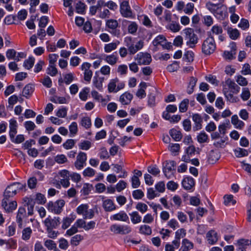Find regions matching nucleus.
Here are the masks:
<instances>
[{
  "label": "nucleus",
  "mask_w": 251,
  "mask_h": 251,
  "mask_svg": "<svg viewBox=\"0 0 251 251\" xmlns=\"http://www.w3.org/2000/svg\"><path fill=\"white\" fill-rule=\"evenodd\" d=\"M183 33L186 44L189 48H195L199 41L198 35L195 33L194 30L190 27L186 28L183 30Z\"/></svg>",
  "instance_id": "obj_1"
},
{
  "label": "nucleus",
  "mask_w": 251,
  "mask_h": 251,
  "mask_svg": "<svg viewBox=\"0 0 251 251\" xmlns=\"http://www.w3.org/2000/svg\"><path fill=\"white\" fill-rule=\"evenodd\" d=\"M206 7L218 19H222L225 16L226 8L220 4H214L211 2L206 3Z\"/></svg>",
  "instance_id": "obj_2"
},
{
  "label": "nucleus",
  "mask_w": 251,
  "mask_h": 251,
  "mask_svg": "<svg viewBox=\"0 0 251 251\" xmlns=\"http://www.w3.org/2000/svg\"><path fill=\"white\" fill-rule=\"evenodd\" d=\"M215 40L212 37H209L204 40L202 46V52L209 55L213 53L216 49Z\"/></svg>",
  "instance_id": "obj_3"
},
{
  "label": "nucleus",
  "mask_w": 251,
  "mask_h": 251,
  "mask_svg": "<svg viewBox=\"0 0 251 251\" xmlns=\"http://www.w3.org/2000/svg\"><path fill=\"white\" fill-rule=\"evenodd\" d=\"M129 0H120V12L125 18H133L134 15L129 3Z\"/></svg>",
  "instance_id": "obj_4"
},
{
  "label": "nucleus",
  "mask_w": 251,
  "mask_h": 251,
  "mask_svg": "<svg viewBox=\"0 0 251 251\" xmlns=\"http://www.w3.org/2000/svg\"><path fill=\"white\" fill-rule=\"evenodd\" d=\"M110 230L115 234H127L132 231L131 227L127 225L113 224L110 227Z\"/></svg>",
  "instance_id": "obj_5"
},
{
  "label": "nucleus",
  "mask_w": 251,
  "mask_h": 251,
  "mask_svg": "<svg viewBox=\"0 0 251 251\" xmlns=\"http://www.w3.org/2000/svg\"><path fill=\"white\" fill-rule=\"evenodd\" d=\"M65 205V201L60 200L55 202L50 201L47 204L48 210L55 214H59L62 211V208Z\"/></svg>",
  "instance_id": "obj_6"
},
{
  "label": "nucleus",
  "mask_w": 251,
  "mask_h": 251,
  "mask_svg": "<svg viewBox=\"0 0 251 251\" xmlns=\"http://www.w3.org/2000/svg\"><path fill=\"white\" fill-rule=\"evenodd\" d=\"M76 212L79 215H82L84 219H92L94 216V210L89 209L87 204H82L76 208Z\"/></svg>",
  "instance_id": "obj_7"
},
{
  "label": "nucleus",
  "mask_w": 251,
  "mask_h": 251,
  "mask_svg": "<svg viewBox=\"0 0 251 251\" xmlns=\"http://www.w3.org/2000/svg\"><path fill=\"white\" fill-rule=\"evenodd\" d=\"M24 187V185L19 183H14L8 186L4 191L3 199L8 200L10 197H13L16 195L17 190L22 189Z\"/></svg>",
  "instance_id": "obj_8"
},
{
  "label": "nucleus",
  "mask_w": 251,
  "mask_h": 251,
  "mask_svg": "<svg viewBox=\"0 0 251 251\" xmlns=\"http://www.w3.org/2000/svg\"><path fill=\"white\" fill-rule=\"evenodd\" d=\"M125 86L124 82L120 81L119 79L116 77L110 80L108 84V91L109 93H117L123 89Z\"/></svg>",
  "instance_id": "obj_9"
},
{
  "label": "nucleus",
  "mask_w": 251,
  "mask_h": 251,
  "mask_svg": "<svg viewBox=\"0 0 251 251\" xmlns=\"http://www.w3.org/2000/svg\"><path fill=\"white\" fill-rule=\"evenodd\" d=\"M176 162L174 161H166L164 166L163 172L165 176L168 179H171L174 176L175 172V166Z\"/></svg>",
  "instance_id": "obj_10"
},
{
  "label": "nucleus",
  "mask_w": 251,
  "mask_h": 251,
  "mask_svg": "<svg viewBox=\"0 0 251 251\" xmlns=\"http://www.w3.org/2000/svg\"><path fill=\"white\" fill-rule=\"evenodd\" d=\"M135 60L140 65H149L151 62V57L150 53L140 52L135 57Z\"/></svg>",
  "instance_id": "obj_11"
},
{
  "label": "nucleus",
  "mask_w": 251,
  "mask_h": 251,
  "mask_svg": "<svg viewBox=\"0 0 251 251\" xmlns=\"http://www.w3.org/2000/svg\"><path fill=\"white\" fill-rule=\"evenodd\" d=\"M87 154L84 152H80L76 156V160L74 165L76 169L81 170L86 165Z\"/></svg>",
  "instance_id": "obj_12"
},
{
  "label": "nucleus",
  "mask_w": 251,
  "mask_h": 251,
  "mask_svg": "<svg viewBox=\"0 0 251 251\" xmlns=\"http://www.w3.org/2000/svg\"><path fill=\"white\" fill-rule=\"evenodd\" d=\"M153 45L157 47L159 45L162 47L163 49H168L170 48V44L167 42L165 37L163 35H159L152 41Z\"/></svg>",
  "instance_id": "obj_13"
},
{
  "label": "nucleus",
  "mask_w": 251,
  "mask_h": 251,
  "mask_svg": "<svg viewBox=\"0 0 251 251\" xmlns=\"http://www.w3.org/2000/svg\"><path fill=\"white\" fill-rule=\"evenodd\" d=\"M60 223V218L56 217L52 218L49 216L44 221V224L47 229L56 228Z\"/></svg>",
  "instance_id": "obj_14"
},
{
  "label": "nucleus",
  "mask_w": 251,
  "mask_h": 251,
  "mask_svg": "<svg viewBox=\"0 0 251 251\" xmlns=\"http://www.w3.org/2000/svg\"><path fill=\"white\" fill-rule=\"evenodd\" d=\"M224 87L227 88V90L232 93L237 94L239 92L240 88V87L232 80L230 78L226 79L225 83L223 84V88Z\"/></svg>",
  "instance_id": "obj_15"
},
{
  "label": "nucleus",
  "mask_w": 251,
  "mask_h": 251,
  "mask_svg": "<svg viewBox=\"0 0 251 251\" xmlns=\"http://www.w3.org/2000/svg\"><path fill=\"white\" fill-rule=\"evenodd\" d=\"M91 67V64L88 62H84L81 66V69L84 71V79L88 82L91 81L93 75V72L90 69Z\"/></svg>",
  "instance_id": "obj_16"
},
{
  "label": "nucleus",
  "mask_w": 251,
  "mask_h": 251,
  "mask_svg": "<svg viewBox=\"0 0 251 251\" xmlns=\"http://www.w3.org/2000/svg\"><path fill=\"white\" fill-rule=\"evenodd\" d=\"M110 219L112 221H118L124 222H129V217L124 211H120L119 212L111 215Z\"/></svg>",
  "instance_id": "obj_17"
},
{
  "label": "nucleus",
  "mask_w": 251,
  "mask_h": 251,
  "mask_svg": "<svg viewBox=\"0 0 251 251\" xmlns=\"http://www.w3.org/2000/svg\"><path fill=\"white\" fill-rule=\"evenodd\" d=\"M102 206L106 212H111L117 208L113 201L109 199L103 200Z\"/></svg>",
  "instance_id": "obj_18"
},
{
  "label": "nucleus",
  "mask_w": 251,
  "mask_h": 251,
  "mask_svg": "<svg viewBox=\"0 0 251 251\" xmlns=\"http://www.w3.org/2000/svg\"><path fill=\"white\" fill-rule=\"evenodd\" d=\"M26 217V213L25 208L20 207L16 216V222L19 228H22L23 227V220Z\"/></svg>",
  "instance_id": "obj_19"
},
{
  "label": "nucleus",
  "mask_w": 251,
  "mask_h": 251,
  "mask_svg": "<svg viewBox=\"0 0 251 251\" xmlns=\"http://www.w3.org/2000/svg\"><path fill=\"white\" fill-rule=\"evenodd\" d=\"M206 239L208 244H215L218 240L217 233L214 230L209 231L206 234Z\"/></svg>",
  "instance_id": "obj_20"
},
{
  "label": "nucleus",
  "mask_w": 251,
  "mask_h": 251,
  "mask_svg": "<svg viewBox=\"0 0 251 251\" xmlns=\"http://www.w3.org/2000/svg\"><path fill=\"white\" fill-rule=\"evenodd\" d=\"M2 206L6 211L10 212L16 209L17 204L16 201H12L10 202L9 201V199H3L2 201Z\"/></svg>",
  "instance_id": "obj_21"
},
{
  "label": "nucleus",
  "mask_w": 251,
  "mask_h": 251,
  "mask_svg": "<svg viewBox=\"0 0 251 251\" xmlns=\"http://www.w3.org/2000/svg\"><path fill=\"white\" fill-rule=\"evenodd\" d=\"M193 121L195 123V126L193 127L194 131L200 130L202 128V119L199 114H195L192 116Z\"/></svg>",
  "instance_id": "obj_22"
},
{
  "label": "nucleus",
  "mask_w": 251,
  "mask_h": 251,
  "mask_svg": "<svg viewBox=\"0 0 251 251\" xmlns=\"http://www.w3.org/2000/svg\"><path fill=\"white\" fill-rule=\"evenodd\" d=\"M25 205L27 206L28 215L31 216L33 214V209L35 205L34 200L30 197H25L24 199Z\"/></svg>",
  "instance_id": "obj_23"
},
{
  "label": "nucleus",
  "mask_w": 251,
  "mask_h": 251,
  "mask_svg": "<svg viewBox=\"0 0 251 251\" xmlns=\"http://www.w3.org/2000/svg\"><path fill=\"white\" fill-rule=\"evenodd\" d=\"M9 122V136L10 138L12 136H15L16 134L17 133L18 124L16 120L14 119H10Z\"/></svg>",
  "instance_id": "obj_24"
},
{
  "label": "nucleus",
  "mask_w": 251,
  "mask_h": 251,
  "mask_svg": "<svg viewBox=\"0 0 251 251\" xmlns=\"http://www.w3.org/2000/svg\"><path fill=\"white\" fill-rule=\"evenodd\" d=\"M118 21L114 19L108 20L106 23V26L113 30L111 33L114 35H118L120 33L119 31L116 30V28L118 26Z\"/></svg>",
  "instance_id": "obj_25"
},
{
  "label": "nucleus",
  "mask_w": 251,
  "mask_h": 251,
  "mask_svg": "<svg viewBox=\"0 0 251 251\" xmlns=\"http://www.w3.org/2000/svg\"><path fill=\"white\" fill-rule=\"evenodd\" d=\"M183 188L186 190H190L195 185V180L191 176L184 178L182 182Z\"/></svg>",
  "instance_id": "obj_26"
},
{
  "label": "nucleus",
  "mask_w": 251,
  "mask_h": 251,
  "mask_svg": "<svg viewBox=\"0 0 251 251\" xmlns=\"http://www.w3.org/2000/svg\"><path fill=\"white\" fill-rule=\"evenodd\" d=\"M147 84L146 82H142L140 83L139 85V88L136 94V95L138 98L143 99L146 97V93L145 92V90L147 88Z\"/></svg>",
  "instance_id": "obj_27"
},
{
  "label": "nucleus",
  "mask_w": 251,
  "mask_h": 251,
  "mask_svg": "<svg viewBox=\"0 0 251 251\" xmlns=\"http://www.w3.org/2000/svg\"><path fill=\"white\" fill-rule=\"evenodd\" d=\"M104 60L110 65H114L118 60V56L116 53L110 55H105Z\"/></svg>",
  "instance_id": "obj_28"
},
{
  "label": "nucleus",
  "mask_w": 251,
  "mask_h": 251,
  "mask_svg": "<svg viewBox=\"0 0 251 251\" xmlns=\"http://www.w3.org/2000/svg\"><path fill=\"white\" fill-rule=\"evenodd\" d=\"M103 81V77L95 76L93 79V84L96 88L100 91H101L102 90Z\"/></svg>",
  "instance_id": "obj_29"
},
{
  "label": "nucleus",
  "mask_w": 251,
  "mask_h": 251,
  "mask_svg": "<svg viewBox=\"0 0 251 251\" xmlns=\"http://www.w3.org/2000/svg\"><path fill=\"white\" fill-rule=\"evenodd\" d=\"M236 245L238 247V251H246V247L249 245V240L245 239H239L237 241Z\"/></svg>",
  "instance_id": "obj_30"
},
{
  "label": "nucleus",
  "mask_w": 251,
  "mask_h": 251,
  "mask_svg": "<svg viewBox=\"0 0 251 251\" xmlns=\"http://www.w3.org/2000/svg\"><path fill=\"white\" fill-rule=\"evenodd\" d=\"M231 122L236 128L242 129L245 126L244 123L239 119L237 115H234L232 116Z\"/></svg>",
  "instance_id": "obj_31"
},
{
  "label": "nucleus",
  "mask_w": 251,
  "mask_h": 251,
  "mask_svg": "<svg viewBox=\"0 0 251 251\" xmlns=\"http://www.w3.org/2000/svg\"><path fill=\"white\" fill-rule=\"evenodd\" d=\"M133 98L132 95L129 93L126 92L120 97V101L124 105L129 104Z\"/></svg>",
  "instance_id": "obj_32"
},
{
  "label": "nucleus",
  "mask_w": 251,
  "mask_h": 251,
  "mask_svg": "<svg viewBox=\"0 0 251 251\" xmlns=\"http://www.w3.org/2000/svg\"><path fill=\"white\" fill-rule=\"evenodd\" d=\"M32 233V230L30 227L24 228L22 231V239L25 241H28Z\"/></svg>",
  "instance_id": "obj_33"
},
{
  "label": "nucleus",
  "mask_w": 251,
  "mask_h": 251,
  "mask_svg": "<svg viewBox=\"0 0 251 251\" xmlns=\"http://www.w3.org/2000/svg\"><path fill=\"white\" fill-rule=\"evenodd\" d=\"M75 217L74 215H70L68 217L64 218L62 222V228L64 229H67L75 220Z\"/></svg>",
  "instance_id": "obj_34"
},
{
  "label": "nucleus",
  "mask_w": 251,
  "mask_h": 251,
  "mask_svg": "<svg viewBox=\"0 0 251 251\" xmlns=\"http://www.w3.org/2000/svg\"><path fill=\"white\" fill-rule=\"evenodd\" d=\"M223 91L227 100L232 103L236 102L237 101L238 98L237 97H234L233 94L231 93L232 92L227 90V88L224 87Z\"/></svg>",
  "instance_id": "obj_35"
},
{
  "label": "nucleus",
  "mask_w": 251,
  "mask_h": 251,
  "mask_svg": "<svg viewBox=\"0 0 251 251\" xmlns=\"http://www.w3.org/2000/svg\"><path fill=\"white\" fill-rule=\"evenodd\" d=\"M169 133L172 138L176 141H180L182 137L180 131L174 128L171 129L169 131Z\"/></svg>",
  "instance_id": "obj_36"
},
{
  "label": "nucleus",
  "mask_w": 251,
  "mask_h": 251,
  "mask_svg": "<svg viewBox=\"0 0 251 251\" xmlns=\"http://www.w3.org/2000/svg\"><path fill=\"white\" fill-rule=\"evenodd\" d=\"M131 221L133 224H137L142 221V217L137 211H134L129 214Z\"/></svg>",
  "instance_id": "obj_37"
},
{
  "label": "nucleus",
  "mask_w": 251,
  "mask_h": 251,
  "mask_svg": "<svg viewBox=\"0 0 251 251\" xmlns=\"http://www.w3.org/2000/svg\"><path fill=\"white\" fill-rule=\"evenodd\" d=\"M119 43V41H117L115 42L105 44L104 47V51L106 53L111 52L117 48Z\"/></svg>",
  "instance_id": "obj_38"
},
{
  "label": "nucleus",
  "mask_w": 251,
  "mask_h": 251,
  "mask_svg": "<svg viewBox=\"0 0 251 251\" xmlns=\"http://www.w3.org/2000/svg\"><path fill=\"white\" fill-rule=\"evenodd\" d=\"M197 79L193 76L190 78L189 83L187 87V92L188 94H191L194 91V88L196 85Z\"/></svg>",
  "instance_id": "obj_39"
},
{
  "label": "nucleus",
  "mask_w": 251,
  "mask_h": 251,
  "mask_svg": "<svg viewBox=\"0 0 251 251\" xmlns=\"http://www.w3.org/2000/svg\"><path fill=\"white\" fill-rule=\"evenodd\" d=\"M194 244L188 239L185 238L182 240L181 248L183 250L189 251L194 248Z\"/></svg>",
  "instance_id": "obj_40"
},
{
  "label": "nucleus",
  "mask_w": 251,
  "mask_h": 251,
  "mask_svg": "<svg viewBox=\"0 0 251 251\" xmlns=\"http://www.w3.org/2000/svg\"><path fill=\"white\" fill-rule=\"evenodd\" d=\"M167 28L171 30L173 32H178L181 28L180 25L176 22L173 21L169 24L167 26Z\"/></svg>",
  "instance_id": "obj_41"
},
{
  "label": "nucleus",
  "mask_w": 251,
  "mask_h": 251,
  "mask_svg": "<svg viewBox=\"0 0 251 251\" xmlns=\"http://www.w3.org/2000/svg\"><path fill=\"white\" fill-rule=\"evenodd\" d=\"M33 90L34 88L33 86L31 84H27L23 89V96L28 98L33 92Z\"/></svg>",
  "instance_id": "obj_42"
},
{
  "label": "nucleus",
  "mask_w": 251,
  "mask_h": 251,
  "mask_svg": "<svg viewBox=\"0 0 251 251\" xmlns=\"http://www.w3.org/2000/svg\"><path fill=\"white\" fill-rule=\"evenodd\" d=\"M163 118L166 120L169 121L171 123H177L180 121L181 117L178 115H174L171 116L170 114H168L167 113H165Z\"/></svg>",
  "instance_id": "obj_43"
},
{
  "label": "nucleus",
  "mask_w": 251,
  "mask_h": 251,
  "mask_svg": "<svg viewBox=\"0 0 251 251\" xmlns=\"http://www.w3.org/2000/svg\"><path fill=\"white\" fill-rule=\"evenodd\" d=\"M139 232L145 235H151L152 233L151 227L148 225H143L140 226Z\"/></svg>",
  "instance_id": "obj_44"
},
{
  "label": "nucleus",
  "mask_w": 251,
  "mask_h": 251,
  "mask_svg": "<svg viewBox=\"0 0 251 251\" xmlns=\"http://www.w3.org/2000/svg\"><path fill=\"white\" fill-rule=\"evenodd\" d=\"M197 140L198 142L201 144L207 143L208 141V136L203 131L200 133L197 136Z\"/></svg>",
  "instance_id": "obj_45"
},
{
  "label": "nucleus",
  "mask_w": 251,
  "mask_h": 251,
  "mask_svg": "<svg viewBox=\"0 0 251 251\" xmlns=\"http://www.w3.org/2000/svg\"><path fill=\"white\" fill-rule=\"evenodd\" d=\"M83 239V237L80 234H76L73 237H72L70 243L71 245L76 246L79 244V242Z\"/></svg>",
  "instance_id": "obj_46"
},
{
  "label": "nucleus",
  "mask_w": 251,
  "mask_h": 251,
  "mask_svg": "<svg viewBox=\"0 0 251 251\" xmlns=\"http://www.w3.org/2000/svg\"><path fill=\"white\" fill-rule=\"evenodd\" d=\"M235 80L236 82L240 86H246L248 85L247 79L241 75L235 76Z\"/></svg>",
  "instance_id": "obj_47"
},
{
  "label": "nucleus",
  "mask_w": 251,
  "mask_h": 251,
  "mask_svg": "<svg viewBox=\"0 0 251 251\" xmlns=\"http://www.w3.org/2000/svg\"><path fill=\"white\" fill-rule=\"evenodd\" d=\"M189 102V100L185 99L180 102L179 105V110L180 112L183 113L187 110Z\"/></svg>",
  "instance_id": "obj_48"
},
{
  "label": "nucleus",
  "mask_w": 251,
  "mask_h": 251,
  "mask_svg": "<svg viewBox=\"0 0 251 251\" xmlns=\"http://www.w3.org/2000/svg\"><path fill=\"white\" fill-rule=\"evenodd\" d=\"M227 33L230 38L232 40L237 39L240 35V33L237 29L229 28Z\"/></svg>",
  "instance_id": "obj_49"
},
{
  "label": "nucleus",
  "mask_w": 251,
  "mask_h": 251,
  "mask_svg": "<svg viewBox=\"0 0 251 251\" xmlns=\"http://www.w3.org/2000/svg\"><path fill=\"white\" fill-rule=\"evenodd\" d=\"M35 59L33 57H29L28 59L25 60L24 63V67L29 70L32 68L34 63Z\"/></svg>",
  "instance_id": "obj_50"
},
{
  "label": "nucleus",
  "mask_w": 251,
  "mask_h": 251,
  "mask_svg": "<svg viewBox=\"0 0 251 251\" xmlns=\"http://www.w3.org/2000/svg\"><path fill=\"white\" fill-rule=\"evenodd\" d=\"M69 128L70 133V136L71 137L74 136L76 134L78 131L77 123L75 122L72 123V124L69 126Z\"/></svg>",
  "instance_id": "obj_51"
},
{
  "label": "nucleus",
  "mask_w": 251,
  "mask_h": 251,
  "mask_svg": "<svg viewBox=\"0 0 251 251\" xmlns=\"http://www.w3.org/2000/svg\"><path fill=\"white\" fill-rule=\"evenodd\" d=\"M235 155L237 157L246 156L248 155V151L245 149L238 148L234 151Z\"/></svg>",
  "instance_id": "obj_52"
},
{
  "label": "nucleus",
  "mask_w": 251,
  "mask_h": 251,
  "mask_svg": "<svg viewBox=\"0 0 251 251\" xmlns=\"http://www.w3.org/2000/svg\"><path fill=\"white\" fill-rule=\"evenodd\" d=\"M148 171L154 176H157L160 173V170L156 165L149 166L148 167Z\"/></svg>",
  "instance_id": "obj_53"
},
{
  "label": "nucleus",
  "mask_w": 251,
  "mask_h": 251,
  "mask_svg": "<svg viewBox=\"0 0 251 251\" xmlns=\"http://www.w3.org/2000/svg\"><path fill=\"white\" fill-rule=\"evenodd\" d=\"M99 156L101 159H107L109 158L108 151L104 147H102L100 149Z\"/></svg>",
  "instance_id": "obj_54"
},
{
  "label": "nucleus",
  "mask_w": 251,
  "mask_h": 251,
  "mask_svg": "<svg viewBox=\"0 0 251 251\" xmlns=\"http://www.w3.org/2000/svg\"><path fill=\"white\" fill-rule=\"evenodd\" d=\"M80 124L86 128H89L91 126V121L89 117H84L81 119Z\"/></svg>",
  "instance_id": "obj_55"
},
{
  "label": "nucleus",
  "mask_w": 251,
  "mask_h": 251,
  "mask_svg": "<svg viewBox=\"0 0 251 251\" xmlns=\"http://www.w3.org/2000/svg\"><path fill=\"white\" fill-rule=\"evenodd\" d=\"M12 142L15 144H20L25 140V137L23 134H19L16 137L12 136L10 138Z\"/></svg>",
  "instance_id": "obj_56"
},
{
  "label": "nucleus",
  "mask_w": 251,
  "mask_h": 251,
  "mask_svg": "<svg viewBox=\"0 0 251 251\" xmlns=\"http://www.w3.org/2000/svg\"><path fill=\"white\" fill-rule=\"evenodd\" d=\"M136 209L143 214L148 210V207L146 204L140 202L136 204Z\"/></svg>",
  "instance_id": "obj_57"
},
{
  "label": "nucleus",
  "mask_w": 251,
  "mask_h": 251,
  "mask_svg": "<svg viewBox=\"0 0 251 251\" xmlns=\"http://www.w3.org/2000/svg\"><path fill=\"white\" fill-rule=\"evenodd\" d=\"M180 149V146L178 144H170L169 146V150L174 153L175 155L177 154Z\"/></svg>",
  "instance_id": "obj_58"
},
{
  "label": "nucleus",
  "mask_w": 251,
  "mask_h": 251,
  "mask_svg": "<svg viewBox=\"0 0 251 251\" xmlns=\"http://www.w3.org/2000/svg\"><path fill=\"white\" fill-rule=\"evenodd\" d=\"M50 100L56 103L63 104L67 102L66 98L63 97L54 96L50 99Z\"/></svg>",
  "instance_id": "obj_59"
},
{
  "label": "nucleus",
  "mask_w": 251,
  "mask_h": 251,
  "mask_svg": "<svg viewBox=\"0 0 251 251\" xmlns=\"http://www.w3.org/2000/svg\"><path fill=\"white\" fill-rule=\"evenodd\" d=\"M55 161L58 164H63L68 161V159L64 154L57 155L54 158Z\"/></svg>",
  "instance_id": "obj_60"
},
{
  "label": "nucleus",
  "mask_w": 251,
  "mask_h": 251,
  "mask_svg": "<svg viewBox=\"0 0 251 251\" xmlns=\"http://www.w3.org/2000/svg\"><path fill=\"white\" fill-rule=\"evenodd\" d=\"M47 73L50 76H54L57 75L58 71L55 65H49L47 70Z\"/></svg>",
  "instance_id": "obj_61"
},
{
  "label": "nucleus",
  "mask_w": 251,
  "mask_h": 251,
  "mask_svg": "<svg viewBox=\"0 0 251 251\" xmlns=\"http://www.w3.org/2000/svg\"><path fill=\"white\" fill-rule=\"evenodd\" d=\"M251 96V93L250 91L248 88H244L242 89V92L241 94V99L245 101L248 100Z\"/></svg>",
  "instance_id": "obj_62"
},
{
  "label": "nucleus",
  "mask_w": 251,
  "mask_h": 251,
  "mask_svg": "<svg viewBox=\"0 0 251 251\" xmlns=\"http://www.w3.org/2000/svg\"><path fill=\"white\" fill-rule=\"evenodd\" d=\"M75 141L73 139H68L62 145L63 148L66 150H70L72 149L75 145Z\"/></svg>",
  "instance_id": "obj_63"
},
{
  "label": "nucleus",
  "mask_w": 251,
  "mask_h": 251,
  "mask_svg": "<svg viewBox=\"0 0 251 251\" xmlns=\"http://www.w3.org/2000/svg\"><path fill=\"white\" fill-rule=\"evenodd\" d=\"M44 245L49 250H52L56 247L55 243L53 241L50 239L46 240L45 241Z\"/></svg>",
  "instance_id": "obj_64"
}]
</instances>
